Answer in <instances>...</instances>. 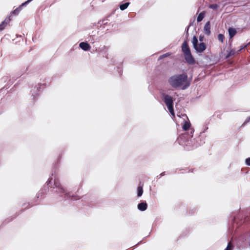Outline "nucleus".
<instances>
[{
    "label": "nucleus",
    "instance_id": "20e7f679",
    "mask_svg": "<svg viewBox=\"0 0 250 250\" xmlns=\"http://www.w3.org/2000/svg\"><path fill=\"white\" fill-rule=\"evenodd\" d=\"M32 0H28L24 3H22L19 7L17 8L15 10L11 12V14L15 15H18L20 12L21 10L22 7L29 3Z\"/></svg>",
    "mask_w": 250,
    "mask_h": 250
},
{
    "label": "nucleus",
    "instance_id": "393cba45",
    "mask_svg": "<svg viewBox=\"0 0 250 250\" xmlns=\"http://www.w3.org/2000/svg\"><path fill=\"white\" fill-rule=\"evenodd\" d=\"M247 45H248V44L246 45H244V46L241 45L240 46V49L238 50V52H240L243 49L245 48L247 46Z\"/></svg>",
    "mask_w": 250,
    "mask_h": 250
},
{
    "label": "nucleus",
    "instance_id": "a878e982",
    "mask_svg": "<svg viewBox=\"0 0 250 250\" xmlns=\"http://www.w3.org/2000/svg\"><path fill=\"white\" fill-rule=\"evenodd\" d=\"M200 40L201 41H202L203 40H202V38L200 37Z\"/></svg>",
    "mask_w": 250,
    "mask_h": 250
},
{
    "label": "nucleus",
    "instance_id": "2eb2a0df",
    "mask_svg": "<svg viewBox=\"0 0 250 250\" xmlns=\"http://www.w3.org/2000/svg\"><path fill=\"white\" fill-rule=\"evenodd\" d=\"M129 4V2H125L120 5V8L121 10H124L127 8Z\"/></svg>",
    "mask_w": 250,
    "mask_h": 250
},
{
    "label": "nucleus",
    "instance_id": "4468645a",
    "mask_svg": "<svg viewBox=\"0 0 250 250\" xmlns=\"http://www.w3.org/2000/svg\"><path fill=\"white\" fill-rule=\"evenodd\" d=\"M205 12H202L199 14L197 19V21L198 22H200L203 20L205 17Z\"/></svg>",
    "mask_w": 250,
    "mask_h": 250
},
{
    "label": "nucleus",
    "instance_id": "a211bd4d",
    "mask_svg": "<svg viewBox=\"0 0 250 250\" xmlns=\"http://www.w3.org/2000/svg\"><path fill=\"white\" fill-rule=\"evenodd\" d=\"M198 40L195 36H194L192 39V43L193 47H195L198 44Z\"/></svg>",
    "mask_w": 250,
    "mask_h": 250
},
{
    "label": "nucleus",
    "instance_id": "6ab92c4d",
    "mask_svg": "<svg viewBox=\"0 0 250 250\" xmlns=\"http://www.w3.org/2000/svg\"><path fill=\"white\" fill-rule=\"evenodd\" d=\"M219 7V5L217 4H211L209 5V8L213 10H217Z\"/></svg>",
    "mask_w": 250,
    "mask_h": 250
},
{
    "label": "nucleus",
    "instance_id": "1a4fd4ad",
    "mask_svg": "<svg viewBox=\"0 0 250 250\" xmlns=\"http://www.w3.org/2000/svg\"><path fill=\"white\" fill-rule=\"evenodd\" d=\"M79 46L84 51H88L91 48L90 45L88 43L85 42H81L79 44Z\"/></svg>",
    "mask_w": 250,
    "mask_h": 250
},
{
    "label": "nucleus",
    "instance_id": "dca6fc26",
    "mask_svg": "<svg viewBox=\"0 0 250 250\" xmlns=\"http://www.w3.org/2000/svg\"><path fill=\"white\" fill-rule=\"evenodd\" d=\"M143 193V187L139 186L137 188V195L138 196H141L142 195Z\"/></svg>",
    "mask_w": 250,
    "mask_h": 250
},
{
    "label": "nucleus",
    "instance_id": "412c9836",
    "mask_svg": "<svg viewBox=\"0 0 250 250\" xmlns=\"http://www.w3.org/2000/svg\"><path fill=\"white\" fill-rule=\"evenodd\" d=\"M233 247V246L231 242H229L228 243V246L225 250H232Z\"/></svg>",
    "mask_w": 250,
    "mask_h": 250
},
{
    "label": "nucleus",
    "instance_id": "f257e3e1",
    "mask_svg": "<svg viewBox=\"0 0 250 250\" xmlns=\"http://www.w3.org/2000/svg\"><path fill=\"white\" fill-rule=\"evenodd\" d=\"M168 82L171 87L175 88L180 87L184 90L189 86L188 76L186 74L172 76L169 78Z\"/></svg>",
    "mask_w": 250,
    "mask_h": 250
},
{
    "label": "nucleus",
    "instance_id": "5701e85b",
    "mask_svg": "<svg viewBox=\"0 0 250 250\" xmlns=\"http://www.w3.org/2000/svg\"><path fill=\"white\" fill-rule=\"evenodd\" d=\"M170 55V53H167L165 54H163L162 55H161L160 57H159V59H163L164 58H165V57H168Z\"/></svg>",
    "mask_w": 250,
    "mask_h": 250
},
{
    "label": "nucleus",
    "instance_id": "f8f14e48",
    "mask_svg": "<svg viewBox=\"0 0 250 250\" xmlns=\"http://www.w3.org/2000/svg\"><path fill=\"white\" fill-rule=\"evenodd\" d=\"M230 38H233L236 34V30L232 27H229L228 30Z\"/></svg>",
    "mask_w": 250,
    "mask_h": 250
},
{
    "label": "nucleus",
    "instance_id": "6e6552de",
    "mask_svg": "<svg viewBox=\"0 0 250 250\" xmlns=\"http://www.w3.org/2000/svg\"><path fill=\"white\" fill-rule=\"evenodd\" d=\"M10 17L11 16H9V17L6 18L4 21L0 24V30L1 31L3 30L5 27L9 23L11 20Z\"/></svg>",
    "mask_w": 250,
    "mask_h": 250
},
{
    "label": "nucleus",
    "instance_id": "aec40b11",
    "mask_svg": "<svg viewBox=\"0 0 250 250\" xmlns=\"http://www.w3.org/2000/svg\"><path fill=\"white\" fill-rule=\"evenodd\" d=\"M224 39H225V37L223 34H218V39L219 41H220L221 42H223Z\"/></svg>",
    "mask_w": 250,
    "mask_h": 250
},
{
    "label": "nucleus",
    "instance_id": "39448f33",
    "mask_svg": "<svg viewBox=\"0 0 250 250\" xmlns=\"http://www.w3.org/2000/svg\"><path fill=\"white\" fill-rule=\"evenodd\" d=\"M194 48L198 53H202L206 49V45L205 43L201 42Z\"/></svg>",
    "mask_w": 250,
    "mask_h": 250
},
{
    "label": "nucleus",
    "instance_id": "0eeeda50",
    "mask_svg": "<svg viewBox=\"0 0 250 250\" xmlns=\"http://www.w3.org/2000/svg\"><path fill=\"white\" fill-rule=\"evenodd\" d=\"M164 100L166 105L173 104L172 97L168 95H164Z\"/></svg>",
    "mask_w": 250,
    "mask_h": 250
},
{
    "label": "nucleus",
    "instance_id": "9b49d317",
    "mask_svg": "<svg viewBox=\"0 0 250 250\" xmlns=\"http://www.w3.org/2000/svg\"><path fill=\"white\" fill-rule=\"evenodd\" d=\"M138 208L141 211H145L147 209V205L145 202H142L138 205Z\"/></svg>",
    "mask_w": 250,
    "mask_h": 250
},
{
    "label": "nucleus",
    "instance_id": "f03ea898",
    "mask_svg": "<svg viewBox=\"0 0 250 250\" xmlns=\"http://www.w3.org/2000/svg\"><path fill=\"white\" fill-rule=\"evenodd\" d=\"M47 185L51 188H57V191L60 193H64L67 198H71L72 200H77L81 198V197L77 195H74L71 192H66V190L62 186L58 178L50 177L46 182Z\"/></svg>",
    "mask_w": 250,
    "mask_h": 250
},
{
    "label": "nucleus",
    "instance_id": "ddd939ff",
    "mask_svg": "<svg viewBox=\"0 0 250 250\" xmlns=\"http://www.w3.org/2000/svg\"><path fill=\"white\" fill-rule=\"evenodd\" d=\"M190 125L191 124L189 122H185L184 125H183V130L185 131L188 130L189 129Z\"/></svg>",
    "mask_w": 250,
    "mask_h": 250
},
{
    "label": "nucleus",
    "instance_id": "7ed1b4c3",
    "mask_svg": "<svg viewBox=\"0 0 250 250\" xmlns=\"http://www.w3.org/2000/svg\"><path fill=\"white\" fill-rule=\"evenodd\" d=\"M182 50L186 62L189 64H193L195 62L187 41H185L182 45Z\"/></svg>",
    "mask_w": 250,
    "mask_h": 250
},
{
    "label": "nucleus",
    "instance_id": "423d86ee",
    "mask_svg": "<svg viewBox=\"0 0 250 250\" xmlns=\"http://www.w3.org/2000/svg\"><path fill=\"white\" fill-rule=\"evenodd\" d=\"M250 234H249V233H246V234H244L242 236H241L239 238V241L244 243V244H243L242 246L245 247L246 242L250 239Z\"/></svg>",
    "mask_w": 250,
    "mask_h": 250
},
{
    "label": "nucleus",
    "instance_id": "b1692460",
    "mask_svg": "<svg viewBox=\"0 0 250 250\" xmlns=\"http://www.w3.org/2000/svg\"><path fill=\"white\" fill-rule=\"evenodd\" d=\"M246 163L247 165L250 166V158H247L246 160Z\"/></svg>",
    "mask_w": 250,
    "mask_h": 250
},
{
    "label": "nucleus",
    "instance_id": "4be33fe9",
    "mask_svg": "<svg viewBox=\"0 0 250 250\" xmlns=\"http://www.w3.org/2000/svg\"><path fill=\"white\" fill-rule=\"evenodd\" d=\"M235 53H236L235 51L233 49H232L229 51V52L228 54L227 57L228 58L231 56L234 55H235Z\"/></svg>",
    "mask_w": 250,
    "mask_h": 250
},
{
    "label": "nucleus",
    "instance_id": "f3484780",
    "mask_svg": "<svg viewBox=\"0 0 250 250\" xmlns=\"http://www.w3.org/2000/svg\"><path fill=\"white\" fill-rule=\"evenodd\" d=\"M167 108L169 111V112L172 114L173 115V116H174V109H173V104H171V105H167Z\"/></svg>",
    "mask_w": 250,
    "mask_h": 250
},
{
    "label": "nucleus",
    "instance_id": "9d476101",
    "mask_svg": "<svg viewBox=\"0 0 250 250\" xmlns=\"http://www.w3.org/2000/svg\"><path fill=\"white\" fill-rule=\"evenodd\" d=\"M204 32L205 34L209 35L210 34V22L208 21L204 26Z\"/></svg>",
    "mask_w": 250,
    "mask_h": 250
}]
</instances>
